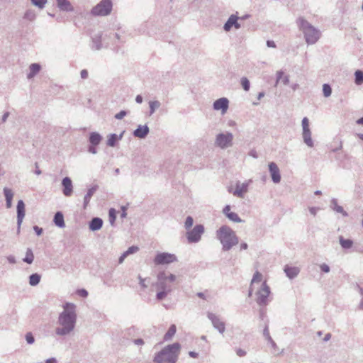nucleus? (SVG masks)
I'll use <instances>...</instances> for the list:
<instances>
[{"label": "nucleus", "mask_w": 363, "mask_h": 363, "mask_svg": "<svg viewBox=\"0 0 363 363\" xmlns=\"http://www.w3.org/2000/svg\"><path fill=\"white\" fill-rule=\"evenodd\" d=\"M267 45L269 48H276V44L273 40H267Z\"/></svg>", "instance_id": "obj_62"}, {"label": "nucleus", "mask_w": 363, "mask_h": 363, "mask_svg": "<svg viewBox=\"0 0 363 363\" xmlns=\"http://www.w3.org/2000/svg\"><path fill=\"white\" fill-rule=\"evenodd\" d=\"M127 115V112L125 111H121L115 115V118L118 120H121L123 118Z\"/></svg>", "instance_id": "obj_50"}, {"label": "nucleus", "mask_w": 363, "mask_h": 363, "mask_svg": "<svg viewBox=\"0 0 363 363\" xmlns=\"http://www.w3.org/2000/svg\"><path fill=\"white\" fill-rule=\"evenodd\" d=\"M323 93L325 97H329L332 94V89L328 84H324L323 85Z\"/></svg>", "instance_id": "obj_43"}, {"label": "nucleus", "mask_w": 363, "mask_h": 363, "mask_svg": "<svg viewBox=\"0 0 363 363\" xmlns=\"http://www.w3.org/2000/svg\"><path fill=\"white\" fill-rule=\"evenodd\" d=\"M101 35H96L92 38L91 48L95 50H99L101 48Z\"/></svg>", "instance_id": "obj_31"}, {"label": "nucleus", "mask_w": 363, "mask_h": 363, "mask_svg": "<svg viewBox=\"0 0 363 363\" xmlns=\"http://www.w3.org/2000/svg\"><path fill=\"white\" fill-rule=\"evenodd\" d=\"M109 222L111 225H113L116 220V211L114 208H111L108 212Z\"/></svg>", "instance_id": "obj_45"}, {"label": "nucleus", "mask_w": 363, "mask_h": 363, "mask_svg": "<svg viewBox=\"0 0 363 363\" xmlns=\"http://www.w3.org/2000/svg\"><path fill=\"white\" fill-rule=\"evenodd\" d=\"M139 250V247L138 246H131L128 247V249L124 252L126 254L127 257L130 255L136 253Z\"/></svg>", "instance_id": "obj_46"}, {"label": "nucleus", "mask_w": 363, "mask_h": 363, "mask_svg": "<svg viewBox=\"0 0 363 363\" xmlns=\"http://www.w3.org/2000/svg\"><path fill=\"white\" fill-rule=\"evenodd\" d=\"M230 205H226L223 209V213L227 216H228V213H230L231 211H230Z\"/></svg>", "instance_id": "obj_56"}, {"label": "nucleus", "mask_w": 363, "mask_h": 363, "mask_svg": "<svg viewBox=\"0 0 363 363\" xmlns=\"http://www.w3.org/2000/svg\"><path fill=\"white\" fill-rule=\"evenodd\" d=\"M17 211V234L20 233L21 226L25 217V203L23 200H19L16 206Z\"/></svg>", "instance_id": "obj_15"}, {"label": "nucleus", "mask_w": 363, "mask_h": 363, "mask_svg": "<svg viewBox=\"0 0 363 363\" xmlns=\"http://www.w3.org/2000/svg\"><path fill=\"white\" fill-rule=\"evenodd\" d=\"M284 272L288 278L290 279H294L298 276L300 272V269L296 267H291L289 265H286L284 267Z\"/></svg>", "instance_id": "obj_21"}, {"label": "nucleus", "mask_w": 363, "mask_h": 363, "mask_svg": "<svg viewBox=\"0 0 363 363\" xmlns=\"http://www.w3.org/2000/svg\"><path fill=\"white\" fill-rule=\"evenodd\" d=\"M270 288L266 281H263L255 292L256 302L259 306H267L269 301Z\"/></svg>", "instance_id": "obj_8"}, {"label": "nucleus", "mask_w": 363, "mask_h": 363, "mask_svg": "<svg viewBox=\"0 0 363 363\" xmlns=\"http://www.w3.org/2000/svg\"><path fill=\"white\" fill-rule=\"evenodd\" d=\"M181 345L174 342L164 347L162 350L155 353L153 358L155 363H176L178 360Z\"/></svg>", "instance_id": "obj_4"}, {"label": "nucleus", "mask_w": 363, "mask_h": 363, "mask_svg": "<svg viewBox=\"0 0 363 363\" xmlns=\"http://www.w3.org/2000/svg\"><path fill=\"white\" fill-rule=\"evenodd\" d=\"M268 342L270 343L272 347L274 350V351L278 350V347H277V344L272 339H271V340H269ZM283 352H284V350H282L280 352L275 353V352H274V354L278 355L279 354H282Z\"/></svg>", "instance_id": "obj_48"}, {"label": "nucleus", "mask_w": 363, "mask_h": 363, "mask_svg": "<svg viewBox=\"0 0 363 363\" xmlns=\"http://www.w3.org/2000/svg\"><path fill=\"white\" fill-rule=\"evenodd\" d=\"M340 244L343 249L347 250L352 247L353 241L350 239H344L343 237H340Z\"/></svg>", "instance_id": "obj_36"}, {"label": "nucleus", "mask_w": 363, "mask_h": 363, "mask_svg": "<svg viewBox=\"0 0 363 363\" xmlns=\"http://www.w3.org/2000/svg\"><path fill=\"white\" fill-rule=\"evenodd\" d=\"M101 135L96 133L92 132L90 133L89 141L92 145H98L101 141Z\"/></svg>", "instance_id": "obj_30"}, {"label": "nucleus", "mask_w": 363, "mask_h": 363, "mask_svg": "<svg viewBox=\"0 0 363 363\" xmlns=\"http://www.w3.org/2000/svg\"><path fill=\"white\" fill-rule=\"evenodd\" d=\"M157 280L154 284L157 293L156 298L157 300L161 301L167 297V296L172 290V283L176 280V276L172 274H169L164 271L160 272L157 274Z\"/></svg>", "instance_id": "obj_2"}, {"label": "nucleus", "mask_w": 363, "mask_h": 363, "mask_svg": "<svg viewBox=\"0 0 363 363\" xmlns=\"http://www.w3.org/2000/svg\"><path fill=\"white\" fill-rule=\"evenodd\" d=\"M41 276L38 273L32 274L29 277V284L32 286H37L40 281Z\"/></svg>", "instance_id": "obj_34"}, {"label": "nucleus", "mask_w": 363, "mask_h": 363, "mask_svg": "<svg viewBox=\"0 0 363 363\" xmlns=\"http://www.w3.org/2000/svg\"><path fill=\"white\" fill-rule=\"evenodd\" d=\"M6 259L11 264H15L16 262V258L13 255H9L6 257Z\"/></svg>", "instance_id": "obj_57"}, {"label": "nucleus", "mask_w": 363, "mask_h": 363, "mask_svg": "<svg viewBox=\"0 0 363 363\" xmlns=\"http://www.w3.org/2000/svg\"><path fill=\"white\" fill-rule=\"evenodd\" d=\"M229 108V100L225 97L220 98L216 100L213 104V108L215 111H220L222 115L226 113Z\"/></svg>", "instance_id": "obj_14"}, {"label": "nucleus", "mask_w": 363, "mask_h": 363, "mask_svg": "<svg viewBox=\"0 0 363 363\" xmlns=\"http://www.w3.org/2000/svg\"><path fill=\"white\" fill-rule=\"evenodd\" d=\"M240 83H241L242 87L243 88V89L245 91H247L250 90V83L247 77H242L240 79Z\"/></svg>", "instance_id": "obj_42"}, {"label": "nucleus", "mask_w": 363, "mask_h": 363, "mask_svg": "<svg viewBox=\"0 0 363 363\" xmlns=\"http://www.w3.org/2000/svg\"><path fill=\"white\" fill-rule=\"evenodd\" d=\"M126 257H127L126 254H125V252H123V253L121 255V257H119V259H118V262H119V264H122Z\"/></svg>", "instance_id": "obj_63"}, {"label": "nucleus", "mask_w": 363, "mask_h": 363, "mask_svg": "<svg viewBox=\"0 0 363 363\" xmlns=\"http://www.w3.org/2000/svg\"><path fill=\"white\" fill-rule=\"evenodd\" d=\"M125 131H123L120 135L112 133L108 135L106 144L109 147H114L118 140H121L123 136Z\"/></svg>", "instance_id": "obj_23"}, {"label": "nucleus", "mask_w": 363, "mask_h": 363, "mask_svg": "<svg viewBox=\"0 0 363 363\" xmlns=\"http://www.w3.org/2000/svg\"><path fill=\"white\" fill-rule=\"evenodd\" d=\"M161 106V103L157 101H149V116H152L160 107Z\"/></svg>", "instance_id": "obj_32"}, {"label": "nucleus", "mask_w": 363, "mask_h": 363, "mask_svg": "<svg viewBox=\"0 0 363 363\" xmlns=\"http://www.w3.org/2000/svg\"><path fill=\"white\" fill-rule=\"evenodd\" d=\"M177 261V256L174 254L169 252H159L154 259V263L156 265L168 264Z\"/></svg>", "instance_id": "obj_11"}, {"label": "nucleus", "mask_w": 363, "mask_h": 363, "mask_svg": "<svg viewBox=\"0 0 363 363\" xmlns=\"http://www.w3.org/2000/svg\"><path fill=\"white\" fill-rule=\"evenodd\" d=\"M23 262L31 264L34 260V255L31 249L28 248L26 252V257L23 258Z\"/></svg>", "instance_id": "obj_37"}, {"label": "nucleus", "mask_w": 363, "mask_h": 363, "mask_svg": "<svg viewBox=\"0 0 363 363\" xmlns=\"http://www.w3.org/2000/svg\"><path fill=\"white\" fill-rule=\"evenodd\" d=\"M236 354L239 357H244L246 355V351L241 349V348H237L235 350Z\"/></svg>", "instance_id": "obj_54"}, {"label": "nucleus", "mask_w": 363, "mask_h": 363, "mask_svg": "<svg viewBox=\"0 0 363 363\" xmlns=\"http://www.w3.org/2000/svg\"><path fill=\"white\" fill-rule=\"evenodd\" d=\"M320 269L324 273H328L330 270V267L325 263L320 264Z\"/></svg>", "instance_id": "obj_49"}, {"label": "nucleus", "mask_w": 363, "mask_h": 363, "mask_svg": "<svg viewBox=\"0 0 363 363\" xmlns=\"http://www.w3.org/2000/svg\"><path fill=\"white\" fill-rule=\"evenodd\" d=\"M235 19V14H232L230 16L227 21L223 25V30L225 32H229L232 28L233 27Z\"/></svg>", "instance_id": "obj_33"}, {"label": "nucleus", "mask_w": 363, "mask_h": 363, "mask_svg": "<svg viewBox=\"0 0 363 363\" xmlns=\"http://www.w3.org/2000/svg\"><path fill=\"white\" fill-rule=\"evenodd\" d=\"M54 223L59 228H64L65 226L64 216L62 212L58 211L54 216Z\"/></svg>", "instance_id": "obj_28"}, {"label": "nucleus", "mask_w": 363, "mask_h": 363, "mask_svg": "<svg viewBox=\"0 0 363 363\" xmlns=\"http://www.w3.org/2000/svg\"><path fill=\"white\" fill-rule=\"evenodd\" d=\"M62 192L65 196H70L73 192V185L71 179L68 177L63 178L62 181Z\"/></svg>", "instance_id": "obj_17"}, {"label": "nucleus", "mask_w": 363, "mask_h": 363, "mask_svg": "<svg viewBox=\"0 0 363 363\" xmlns=\"http://www.w3.org/2000/svg\"><path fill=\"white\" fill-rule=\"evenodd\" d=\"M26 342L30 345L34 343V342H35L34 337L31 333H26Z\"/></svg>", "instance_id": "obj_47"}, {"label": "nucleus", "mask_w": 363, "mask_h": 363, "mask_svg": "<svg viewBox=\"0 0 363 363\" xmlns=\"http://www.w3.org/2000/svg\"><path fill=\"white\" fill-rule=\"evenodd\" d=\"M138 279H139V284L143 288V289H146L147 287V286L145 284V279L142 278L141 276H138Z\"/></svg>", "instance_id": "obj_55"}, {"label": "nucleus", "mask_w": 363, "mask_h": 363, "mask_svg": "<svg viewBox=\"0 0 363 363\" xmlns=\"http://www.w3.org/2000/svg\"><path fill=\"white\" fill-rule=\"evenodd\" d=\"M233 139L234 136L230 132L220 133L216 136L214 145L222 150H225L233 146Z\"/></svg>", "instance_id": "obj_7"}, {"label": "nucleus", "mask_w": 363, "mask_h": 363, "mask_svg": "<svg viewBox=\"0 0 363 363\" xmlns=\"http://www.w3.org/2000/svg\"><path fill=\"white\" fill-rule=\"evenodd\" d=\"M238 19H239V17L236 15H235V19H234V24H233V27L235 28V29H240L241 28V25L240 23L238 22Z\"/></svg>", "instance_id": "obj_53"}, {"label": "nucleus", "mask_w": 363, "mask_h": 363, "mask_svg": "<svg viewBox=\"0 0 363 363\" xmlns=\"http://www.w3.org/2000/svg\"><path fill=\"white\" fill-rule=\"evenodd\" d=\"M330 208L337 213H341L344 217L348 216L347 213L343 209V208L337 204L336 199H333L330 201Z\"/></svg>", "instance_id": "obj_25"}, {"label": "nucleus", "mask_w": 363, "mask_h": 363, "mask_svg": "<svg viewBox=\"0 0 363 363\" xmlns=\"http://www.w3.org/2000/svg\"><path fill=\"white\" fill-rule=\"evenodd\" d=\"M194 224V219L191 216H187L184 223V228L186 230H189Z\"/></svg>", "instance_id": "obj_44"}, {"label": "nucleus", "mask_w": 363, "mask_h": 363, "mask_svg": "<svg viewBox=\"0 0 363 363\" xmlns=\"http://www.w3.org/2000/svg\"><path fill=\"white\" fill-rule=\"evenodd\" d=\"M77 294L83 298H86L88 296V291L86 289H82L77 291Z\"/></svg>", "instance_id": "obj_52"}, {"label": "nucleus", "mask_w": 363, "mask_h": 363, "mask_svg": "<svg viewBox=\"0 0 363 363\" xmlns=\"http://www.w3.org/2000/svg\"><path fill=\"white\" fill-rule=\"evenodd\" d=\"M77 318L76 305L72 303L64 304L63 311L59 314L55 328L56 335L66 337L72 334L76 326Z\"/></svg>", "instance_id": "obj_1"}, {"label": "nucleus", "mask_w": 363, "mask_h": 363, "mask_svg": "<svg viewBox=\"0 0 363 363\" xmlns=\"http://www.w3.org/2000/svg\"><path fill=\"white\" fill-rule=\"evenodd\" d=\"M302 126V138L303 143L308 147H314V141L312 139V133L310 129L309 120L307 117H304L301 121Z\"/></svg>", "instance_id": "obj_10"}, {"label": "nucleus", "mask_w": 363, "mask_h": 363, "mask_svg": "<svg viewBox=\"0 0 363 363\" xmlns=\"http://www.w3.org/2000/svg\"><path fill=\"white\" fill-rule=\"evenodd\" d=\"M318 210H319V208H317V207H310L309 208V212L311 213V214H312L314 216L316 215Z\"/></svg>", "instance_id": "obj_60"}, {"label": "nucleus", "mask_w": 363, "mask_h": 363, "mask_svg": "<svg viewBox=\"0 0 363 363\" xmlns=\"http://www.w3.org/2000/svg\"><path fill=\"white\" fill-rule=\"evenodd\" d=\"M96 145H90L89 147V149H88V151L91 153V154H96L97 153V150H96V148L95 147Z\"/></svg>", "instance_id": "obj_61"}, {"label": "nucleus", "mask_w": 363, "mask_h": 363, "mask_svg": "<svg viewBox=\"0 0 363 363\" xmlns=\"http://www.w3.org/2000/svg\"><path fill=\"white\" fill-rule=\"evenodd\" d=\"M23 18L29 21H33L36 18V13L35 11L32 9L27 10L23 16Z\"/></svg>", "instance_id": "obj_38"}, {"label": "nucleus", "mask_w": 363, "mask_h": 363, "mask_svg": "<svg viewBox=\"0 0 363 363\" xmlns=\"http://www.w3.org/2000/svg\"><path fill=\"white\" fill-rule=\"evenodd\" d=\"M251 183L252 179H249L245 182H238L235 184V189L232 191V194L236 197L243 199L245 194L248 191V187ZM228 191L231 192V190L229 189Z\"/></svg>", "instance_id": "obj_13"}, {"label": "nucleus", "mask_w": 363, "mask_h": 363, "mask_svg": "<svg viewBox=\"0 0 363 363\" xmlns=\"http://www.w3.org/2000/svg\"><path fill=\"white\" fill-rule=\"evenodd\" d=\"M207 318L211 320L213 327L220 334H223L225 330V324L221 318L212 312L207 313Z\"/></svg>", "instance_id": "obj_12"}, {"label": "nucleus", "mask_w": 363, "mask_h": 363, "mask_svg": "<svg viewBox=\"0 0 363 363\" xmlns=\"http://www.w3.org/2000/svg\"><path fill=\"white\" fill-rule=\"evenodd\" d=\"M177 331L176 325H172L168 329L167 332L165 333L164 336V340L165 341L170 340L172 337L175 335Z\"/></svg>", "instance_id": "obj_35"}, {"label": "nucleus", "mask_w": 363, "mask_h": 363, "mask_svg": "<svg viewBox=\"0 0 363 363\" xmlns=\"http://www.w3.org/2000/svg\"><path fill=\"white\" fill-rule=\"evenodd\" d=\"M230 220L234 223H242L243 220L239 217V216L234 212H231L230 213H228L226 216Z\"/></svg>", "instance_id": "obj_40"}, {"label": "nucleus", "mask_w": 363, "mask_h": 363, "mask_svg": "<svg viewBox=\"0 0 363 363\" xmlns=\"http://www.w3.org/2000/svg\"><path fill=\"white\" fill-rule=\"evenodd\" d=\"M57 7L60 11L72 12L74 11V7L69 0H55Z\"/></svg>", "instance_id": "obj_20"}, {"label": "nucleus", "mask_w": 363, "mask_h": 363, "mask_svg": "<svg viewBox=\"0 0 363 363\" xmlns=\"http://www.w3.org/2000/svg\"><path fill=\"white\" fill-rule=\"evenodd\" d=\"M45 363H57L56 358L51 357L45 360Z\"/></svg>", "instance_id": "obj_64"}, {"label": "nucleus", "mask_w": 363, "mask_h": 363, "mask_svg": "<svg viewBox=\"0 0 363 363\" xmlns=\"http://www.w3.org/2000/svg\"><path fill=\"white\" fill-rule=\"evenodd\" d=\"M88 75L89 74L86 69H82L80 72V76L82 79H86L88 77Z\"/></svg>", "instance_id": "obj_58"}, {"label": "nucleus", "mask_w": 363, "mask_h": 363, "mask_svg": "<svg viewBox=\"0 0 363 363\" xmlns=\"http://www.w3.org/2000/svg\"><path fill=\"white\" fill-rule=\"evenodd\" d=\"M103 225V220L100 218H94L89 222V229L92 231H96L101 228Z\"/></svg>", "instance_id": "obj_24"}, {"label": "nucleus", "mask_w": 363, "mask_h": 363, "mask_svg": "<svg viewBox=\"0 0 363 363\" xmlns=\"http://www.w3.org/2000/svg\"><path fill=\"white\" fill-rule=\"evenodd\" d=\"M204 226L201 224L196 225L193 228L188 230L186 237L189 243H197L201 240L204 233Z\"/></svg>", "instance_id": "obj_9"}, {"label": "nucleus", "mask_w": 363, "mask_h": 363, "mask_svg": "<svg viewBox=\"0 0 363 363\" xmlns=\"http://www.w3.org/2000/svg\"><path fill=\"white\" fill-rule=\"evenodd\" d=\"M296 22L308 45H314L318 41L321 37V31L318 28L313 26L303 17H299Z\"/></svg>", "instance_id": "obj_5"}, {"label": "nucleus", "mask_w": 363, "mask_h": 363, "mask_svg": "<svg viewBox=\"0 0 363 363\" xmlns=\"http://www.w3.org/2000/svg\"><path fill=\"white\" fill-rule=\"evenodd\" d=\"M149 132L150 128L147 125H139L133 131V135L135 138L143 139L148 135Z\"/></svg>", "instance_id": "obj_18"}, {"label": "nucleus", "mask_w": 363, "mask_h": 363, "mask_svg": "<svg viewBox=\"0 0 363 363\" xmlns=\"http://www.w3.org/2000/svg\"><path fill=\"white\" fill-rule=\"evenodd\" d=\"M354 82L357 85H360L363 83V72L361 70H357L354 72Z\"/></svg>", "instance_id": "obj_39"}, {"label": "nucleus", "mask_w": 363, "mask_h": 363, "mask_svg": "<svg viewBox=\"0 0 363 363\" xmlns=\"http://www.w3.org/2000/svg\"><path fill=\"white\" fill-rule=\"evenodd\" d=\"M263 335L264 336V337L269 341V340H271V339H272L269 335V328H268V326L266 325L264 330H263Z\"/></svg>", "instance_id": "obj_51"}, {"label": "nucleus", "mask_w": 363, "mask_h": 363, "mask_svg": "<svg viewBox=\"0 0 363 363\" xmlns=\"http://www.w3.org/2000/svg\"><path fill=\"white\" fill-rule=\"evenodd\" d=\"M33 230L38 235H40L43 233V228H39L37 225L33 226Z\"/></svg>", "instance_id": "obj_59"}, {"label": "nucleus", "mask_w": 363, "mask_h": 363, "mask_svg": "<svg viewBox=\"0 0 363 363\" xmlns=\"http://www.w3.org/2000/svg\"><path fill=\"white\" fill-rule=\"evenodd\" d=\"M41 69V66L38 63H33L29 67V72L27 74L28 79L33 78Z\"/></svg>", "instance_id": "obj_27"}, {"label": "nucleus", "mask_w": 363, "mask_h": 363, "mask_svg": "<svg viewBox=\"0 0 363 363\" xmlns=\"http://www.w3.org/2000/svg\"><path fill=\"white\" fill-rule=\"evenodd\" d=\"M216 238L222 245L224 252L230 250L239 242V238L235 232L228 225H222L216 233Z\"/></svg>", "instance_id": "obj_3"}, {"label": "nucleus", "mask_w": 363, "mask_h": 363, "mask_svg": "<svg viewBox=\"0 0 363 363\" xmlns=\"http://www.w3.org/2000/svg\"><path fill=\"white\" fill-rule=\"evenodd\" d=\"M268 167L272 182L274 184H279L281 182V177L277 164L272 162L269 163Z\"/></svg>", "instance_id": "obj_16"}, {"label": "nucleus", "mask_w": 363, "mask_h": 363, "mask_svg": "<svg viewBox=\"0 0 363 363\" xmlns=\"http://www.w3.org/2000/svg\"><path fill=\"white\" fill-rule=\"evenodd\" d=\"M277 80H276V86L279 84V82H281L284 85H288L289 83V76L285 75L284 72L282 70H279L276 73Z\"/></svg>", "instance_id": "obj_26"}, {"label": "nucleus", "mask_w": 363, "mask_h": 363, "mask_svg": "<svg viewBox=\"0 0 363 363\" xmlns=\"http://www.w3.org/2000/svg\"><path fill=\"white\" fill-rule=\"evenodd\" d=\"M3 191H4V195L5 199H6V208H11L12 206V199H13L14 194H13L12 189H11L8 187H4L3 189Z\"/></svg>", "instance_id": "obj_22"}, {"label": "nucleus", "mask_w": 363, "mask_h": 363, "mask_svg": "<svg viewBox=\"0 0 363 363\" xmlns=\"http://www.w3.org/2000/svg\"><path fill=\"white\" fill-rule=\"evenodd\" d=\"M113 9L111 0H101L91 10V14L94 16H107Z\"/></svg>", "instance_id": "obj_6"}, {"label": "nucleus", "mask_w": 363, "mask_h": 363, "mask_svg": "<svg viewBox=\"0 0 363 363\" xmlns=\"http://www.w3.org/2000/svg\"><path fill=\"white\" fill-rule=\"evenodd\" d=\"M97 190V186H94L90 189H88L86 195L84 198V208H86L87 205L89 204L91 196L94 195V194Z\"/></svg>", "instance_id": "obj_29"}, {"label": "nucleus", "mask_w": 363, "mask_h": 363, "mask_svg": "<svg viewBox=\"0 0 363 363\" xmlns=\"http://www.w3.org/2000/svg\"><path fill=\"white\" fill-rule=\"evenodd\" d=\"M31 4L40 9L45 8L48 0H30Z\"/></svg>", "instance_id": "obj_41"}, {"label": "nucleus", "mask_w": 363, "mask_h": 363, "mask_svg": "<svg viewBox=\"0 0 363 363\" xmlns=\"http://www.w3.org/2000/svg\"><path fill=\"white\" fill-rule=\"evenodd\" d=\"M262 274L257 271L252 279L251 284H250V288L249 291V296H251L252 291L256 287L257 284H261L262 282Z\"/></svg>", "instance_id": "obj_19"}]
</instances>
